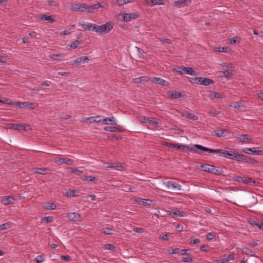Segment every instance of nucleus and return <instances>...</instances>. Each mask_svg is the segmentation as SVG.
I'll return each mask as SVG.
<instances>
[{
  "instance_id": "1",
  "label": "nucleus",
  "mask_w": 263,
  "mask_h": 263,
  "mask_svg": "<svg viewBox=\"0 0 263 263\" xmlns=\"http://www.w3.org/2000/svg\"><path fill=\"white\" fill-rule=\"evenodd\" d=\"M217 152L215 153H219L220 156L234 160L236 152L233 148H228L227 149H216Z\"/></svg>"
},
{
  "instance_id": "2",
  "label": "nucleus",
  "mask_w": 263,
  "mask_h": 263,
  "mask_svg": "<svg viewBox=\"0 0 263 263\" xmlns=\"http://www.w3.org/2000/svg\"><path fill=\"white\" fill-rule=\"evenodd\" d=\"M38 106V104L36 103H30L27 102H15L14 107L17 108H31L34 109Z\"/></svg>"
},
{
  "instance_id": "3",
  "label": "nucleus",
  "mask_w": 263,
  "mask_h": 263,
  "mask_svg": "<svg viewBox=\"0 0 263 263\" xmlns=\"http://www.w3.org/2000/svg\"><path fill=\"white\" fill-rule=\"evenodd\" d=\"M113 28L112 24L110 22H107L105 24L101 25H97L96 29V32L100 33H106L110 31Z\"/></svg>"
},
{
  "instance_id": "4",
  "label": "nucleus",
  "mask_w": 263,
  "mask_h": 263,
  "mask_svg": "<svg viewBox=\"0 0 263 263\" xmlns=\"http://www.w3.org/2000/svg\"><path fill=\"white\" fill-rule=\"evenodd\" d=\"M163 184L167 189H173L177 191L181 190V185L177 182L170 180L163 181Z\"/></svg>"
},
{
  "instance_id": "5",
  "label": "nucleus",
  "mask_w": 263,
  "mask_h": 263,
  "mask_svg": "<svg viewBox=\"0 0 263 263\" xmlns=\"http://www.w3.org/2000/svg\"><path fill=\"white\" fill-rule=\"evenodd\" d=\"M196 83L204 86H208L214 83L213 81L206 78L198 77L195 79Z\"/></svg>"
},
{
  "instance_id": "6",
  "label": "nucleus",
  "mask_w": 263,
  "mask_h": 263,
  "mask_svg": "<svg viewBox=\"0 0 263 263\" xmlns=\"http://www.w3.org/2000/svg\"><path fill=\"white\" fill-rule=\"evenodd\" d=\"M234 160L244 162L251 163L252 162V159L250 157H247L243 154H239L237 152L236 153Z\"/></svg>"
},
{
  "instance_id": "7",
  "label": "nucleus",
  "mask_w": 263,
  "mask_h": 263,
  "mask_svg": "<svg viewBox=\"0 0 263 263\" xmlns=\"http://www.w3.org/2000/svg\"><path fill=\"white\" fill-rule=\"evenodd\" d=\"M67 217L69 220L77 222H81L82 220L80 214L78 213H70L67 214Z\"/></svg>"
},
{
  "instance_id": "8",
  "label": "nucleus",
  "mask_w": 263,
  "mask_h": 263,
  "mask_svg": "<svg viewBox=\"0 0 263 263\" xmlns=\"http://www.w3.org/2000/svg\"><path fill=\"white\" fill-rule=\"evenodd\" d=\"M180 114L182 117L185 118L190 120L196 121L198 119V118L196 115L191 114L186 110L181 111H180Z\"/></svg>"
},
{
  "instance_id": "9",
  "label": "nucleus",
  "mask_w": 263,
  "mask_h": 263,
  "mask_svg": "<svg viewBox=\"0 0 263 263\" xmlns=\"http://www.w3.org/2000/svg\"><path fill=\"white\" fill-rule=\"evenodd\" d=\"M177 71L179 72L180 74H187L190 75H195V72L192 68L191 67H184V68H178Z\"/></svg>"
},
{
  "instance_id": "10",
  "label": "nucleus",
  "mask_w": 263,
  "mask_h": 263,
  "mask_svg": "<svg viewBox=\"0 0 263 263\" xmlns=\"http://www.w3.org/2000/svg\"><path fill=\"white\" fill-rule=\"evenodd\" d=\"M151 82L153 84H159L162 86H168L169 83L160 78H153Z\"/></svg>"
},
{
  "instance_id": "11",
  "label": "nucleus",
  "mask_w": 263,
  "mask_h": 263,
  "mask_svg": "<svg viewBox=\"0 0 263 263\" xmlns=\"http://www.w3.org/2000/svg\"><path fill=\"white\" fill-rule=\"evenodd\" d=\"M82 27L85 30L92 31L96 32L97 25L95 24L87 23L84 24H80Z\"/></svg>"
},
{
  "instance_id": "12",
  "label": "nucleus",
  "mask_w": 263,
  "mask_h": 263,
  "mask_svg": "<svg viewBox=\"0 0 263 263\" xmlns=\"http://www.w3.org/2000/svg\"><path fill=\"white\" fill-rule=\"evenodd\" d=\"M15 199L11 196L3 197L1 200V203L4 205H8L13 203Z\"/></svg>"
},
{
  "instance_id": "13",
  "label": "nucleus",
  "mask_w": 263,
  "mask_h": 263,
  "mask_svg": "<svg viewBox=\"0 0 263 263\" xmlns=\"http://www.w3.org/2000/svg\"><path fill=\"white\" fill-rule=\"evenodd\" d=\"M55 162H60L61 163H65L68 165H72L74 161L68 158H57L54 161Z\"/></svg>"
},
{
  "instance_id": "14",
  "label": "nucleus",
  "mask_w": 263,
  "mask_h": 263,
  "mask_svg": "<svg viewBox=\"0 0 263 263\" xmlns=\"http://www.w3.org/2000/svg\"><path fill=\"white\" fill-rule=\"evenodd\" d=\"M99 119L100 120H101V122H103L106 124L117 125V123L115 121V118L114 117L103 118L101 116V118Z\"/></svg>"
},
{
  "instance_id": "15",
  "label": "nucleus",
  "mask_w": 263,
  "mask_h": 263,
  "mask_svg": "<svg viewBox=\"0 0 263 263\" xmlns=\"http://www.w3.org/2000/svg\"><path fill=\"white\" fill-rule=\"evenodd\" d=\"M104 130L112 133H121L123 131L120 126H106L104 127Z\"/></svg>"
},
{
  "instance_id": "16",
  "label": "nucleus",
  "mask_w": 263,
  "mask_h": 263,
  "mask_svg": "<svg viewBox=\"0 0 263 263\" xmlns=\"http://www.w3.org/2000/svg\"><path fill=\"white\" fill-rule=\"evenodd\" d=\"M149 81V78L146 76H142L137 78L133 79L132 81L133 82L137 84L139 83H146Z\"/></svg>"
},
{
  "instance_id": "17",
  "label": "nucleus",
  "mask_w": 263,
  "mask_h": 263,
  "mask_svg": "<svg viewBox=\"0 0 263 263\" xmlns=\"http://www.w3.org/2000/svg\"><path fill=\"white\" fill-rule=\"evenodd\" d=\"M84 4H73L71 9L73 11L84 12Z\"/></svg>"
},
{
  "instance_id": "18",
  "label": "nucleus",
  "mask_w": 263,
  "mask_h": 263,
  "mask_svg": "<svg viewBox=\"0 0 263 263\" xmlns=\"http://www.w3.org/2000/svg\"><path fill=\"white\" fill-rule=\"evenodd\" d=\"M8 127L9 129H12L15 130L21 128L24 130H26L25 125L22 124L10 123L8 125Z\"/></svg>"
},
{
  "instance_id": "19",
  "label": "nucleus",
  "mask_w": 263,
  "mask_h": 263,
  "mask_svg": "<svg viewBox=\"0 0 263 263\" xmlns=\"http://www.w3.org/2000/svg\"><path fill=\"white\" fill-rule=\"evenodd\" d=\"M101 118V116L87 117L84 119V122L87 123H101V120H97V119Z\"/></svg>"
},
{
  "instance_id": "20",
  "label": "nucleus",
  "mask_w": 263,
  "mask_h": 263,
  "mask_svg": "<svg viewBox=\"0 0 263 263\" xmlns=\"http://www.w3.org/2000/svg\"><path fill=\"white\" fill-rule=\"evenodd\" d=\"M135 201L136 202L143 205H150L152 203V201L151 200L141 198H136Z\"/></svg>"
},
{
  "instance_id": "21",
  "label": "nucleus",
  "mask_w": 263,
  "mask_h": 263,
  "mask_svg": "<svg viewBox=\"0 0 263 263\" xmlns=\"http://www.w3.org/2000/svg\"><path fill=\"white\" fill-rule=\"evenodd\" d=\"M146 3L151 6H154L156 5H164L163 0H146Z\"/></svg>"
},
{
  "instance_id": "22",
  "label": "nucleus",
  "mask_w": 263,
  "mask_h": 263,
  "mask_svg": "<svg viewBox=\"0 0 263 263\" xmlns=\"http://www.w3.org/2000/svg\"><path fill=\"white\" fill-rule=\"evenodd\" d=\"M88 61V58L86 56H83L80 58H77V59L73 61V63L74 64H77L78 65H81L83 63H85Z\"/></svg>"
},
{
  "instance_id": "23",
  "label": "nucleus",
  "mask_w": 263,
  "mask_h": 263,
  "mask_svg": "<svg viewBox=\"0 0 263 263\" xmlns=\"http://www.w3.org/2000/svg\"><path fill=\"white\" fill-rule=\"evenodd\" d=\"M39 19L42 21H47L52 23H53L55 20L51 16L47 15L46 14H41L38 16Z\"/></svg>"
},
{
  "instance_id": "24",
  "label": "nucleus",
  "mask_w": 263,
  "mask_h": 263,
  "mask_svg": "<svg viewBox=\"0 0 263 263\" xmlns=\"http://www.w3.org/2000/svg\"><path fill=\"white\" fill-rule=\"evenodd\" d=\"M195 146L196 148H197L198 149H200V150H201L203 151L208 152L209 153H215V152H217L216 149L209 148L208 147H204V146L199 145V144H195Z\"/></svg>"
},
{
  "instance_id": "25",
  "label": "nucleus",
  "mask_w": 263,
  "mask_h": 263,
  "mask_svg": "<svg viewBox=\"0 0 263 263\" xmlns=\"http://www.w3.org/2000/svg\"><path fill=\"white\" fill-rule=\"evenodd\" d=\"M219 76L224 77L225 78L229 79L233 75L232 72L229 70L220 71L218 72Z\"/></svg>"
},
{
  "instance_id": "26",
  "label": "nucleus",
  "mask_w": 263,
  "mask_h": 263,
  "mask_svg": "<svg viewBox=\"0 0 263 263\" xmlns=\"http://www.w3.org/2000/svg\"><path fill=\"white\" fill-rule=\"evenodd\" d=\"M82 180L86 182H93L97 183V179L95 176H84L82 178Z\"/></svg>"
},
{
  "instance_id": "27",
  "label": "nucleus",
  "mask_w": 263,
  "mask_h": 263,
  "mask_svg": "<svg viewBox=\"0 0 263 263\" xmlns=\"http://www.w3.org/2000/svg\"><path fill=\"white\" fill-rule=\"evenodd\" d=\"M237 139L243 142H250L252 140V138L248 135H243L240 137L237 138Z\"/></svg>"
},
{
  "instance_id": "28",
  "label": "nucleus",
  "mask_w": 263,
  "mask_h": 263,
  "mask_svg": "<svg viewBox=\"0 0 263 263\" xmlns=\"http://www.w3.org/2000/svg\"><path fill=\"white\" fill-rule=\"evenodd\" d=\"M169 97L173 99L179 98L181 97V93L176 91H170L168 92Z\"/></svg>"
},
{
  "instance_id": "29",
  "label": "nucleus",
  "mask_w": 263,
  "mask_h": 263,
  "mask_svg": "<svg viewBox=\"0 0 263 263\" xmlns=\"http://www.w3.org/2000/svg\"><path fill=\"white\" fill-rule=\"evenodd\" d=\"M79 192L76 190H70L66 191L65 195L67 197H76L78 195Z\"/></svg>"
},
{
  "instance_id": "30",
  "label": "nucleus",
  "mask_w": 263,
  "mask_h": 263,
  "mask_svg": "<svg viewBox=\"0 0 263 263\" xmlns=\"http://www.w3.org/2000/svg\"><path fill=\"white\" fill-rule=\"evenodd\" d=\"M115 3L119 6H122L125 4L131 3L135 1V0H115Z\"/></svg>"
},
{
  "instance_id": "31",
  "label": "nucleus",
  "mask_w": 263,
  "mask_h": 263,
  "mask_svg": "<svg viewBox=\"0 0 263 263\" xmlns=\"http://www.w3.org/2000/svg\"><path fill=\"white\" fill-rule=\"evenodd\" d=\"M176 149H179L181 151H182V152H185V151H187V150H190V151H192V148H190L189 146L186 145H183V144H178L177 143V145H176Z\"/></svg>"
},
{
  "instance_id": "32",
  "label": "nucleus",
  "mask_w": 263,
  "mask_h": 263,
  "mask_svg": "<svg viewBox=\"0 0 263 263\" xmlns=\"http://www.w3.org/2000/svg\"><path fill=\"white\" fill-rule=\"evenodd\" d=\"M168 214L172 216H176L178 217H184L185 216V214L183 212H181L180 211H168Z\"/></svg>"
},
{
  "instance_id": "33",
  "label": "nucleus",
  "mask_w": 263,
  "mask_h": 263,
  "mask_svg": "<svg viewBox=\"0 0 263 263\" xmlns=\"http://www.w3.org/2000/svg\"><path fill=\"white\" fill-rule=\"evenodd\" d=\"M50 57L54 60L62 61L65 57V55L63 54H53L50 55Z\"/></svg>"
},
{
  "instance_id": "34",
  "label": "nucleus",
  "mask_w": 263,
  "mask_h": 263,
  "mask_svg": "<svg viewBox=\"0 0 263 263\" xmlns=\"http://www.w3.org/2000/svg\"><path fill=\"white\" fill-rule=\"evenodd\" d=\"M48 170L47 168H37L34 170V172L39 174L45 175L48 173Z\"/></svg>"
},
{
  "instance_id": "35",
  "label": "nucleus",
  "mask_w": 263,
  "mask_h": 263,
  "mask_svg": "<svg viewBox=\"0 0 263 263\" xmlns=\"http://www.w3.org/2000/svg\"><path fill=\"white\" fill-rule=\"evenodd\" d=\"M223 173V171L221 170L219 168L217 167H215L214 166H213L211 173L213 174L214 175H220Z\"/></svg>"
},
{
  "instance_id": "36",
  "label": "nucleus",
  "mask_w": 263,
  "mask_h": 263,
  "mask_svg": "<svg viewBox=\"0 0 263 263\" xmlns=\"http://www.w3.org/2000/svg\"><path fill=\"white\" fill-rule=\"evenodd\" d=\"M112 168L118 171H123L124 169V166L118 162L112 163Z\"/></svg>"
},
{
  "instance_id": "37",
  "label": "nucleus",
  "mask_w": 263,
  "mask_h": 263,
  "mask_svg": "<svg viewBox=\"0 0 263 263\" xmlns=\"http://www.w3.org/2000/svg\"><path fill=\"white\" fill-rule=\"evenodd\" d=\"M227 130L224 129H220L217 130L215 132V135L218 137H224L226 136L225 133Z\"/></svg>"
},
{
  "instance_id": "38",
  "label": "nucleus",
  "mask_w": 263,
  "mask_h": 263,
  "mask_svg": "<svg viewBox=\"0 0 263 263\" xmlns=\"http://www.w3.org/2000/svg\"><path fill=\"white\" fill-rule=\"evenodd\" d=\"M242 182L246 184L250 185H254L255 183V181L250 178H243Z\"/></svg>"
},
{
  "instance_id": "39",
  "label": "nucleus",
  "mask_w": 263,
  "mask_h": 263,
  "mask_svg": "<svg viewBox=\"0 0 263 263\" xmlns=\"http://www.w3.org/2000/svg\"><path fill=\"white\" fill-rule=\"evenodd\" d=\"M242 252L244 254H246L247 255H250L251 256H254V255L255 254L254 252L252 250L248 249L247 247L243 248L242 249Z\"/></svg>"
},
{
  "instance_id": "40",
  "label": "nucleus",
  "mask_w": 263,
  "mask_h": 263,
  "mask_svg": "<svg viewBox=\"0 0 263 263\" xmlns=\"http://www.w3.org/2000/svg\"><path fill=\"white\" fill-rule=\"evenodd\" d=\"M121 15H122L123 20L124 22H128L132 20L131 16H130L129 13H122Z\"/></svg>"
},
{
  "instance_id": "41",
  "label": "nucleus",
  "mask_w": 263,
  "mask_h": 263,
  "mask_svg": "<svg viewBox=\"0 0 263 263\" xmlns=\"http://www.w3.org/2000/svg\"><path fill=\"white\" fill-rule=\"evenodd\" d=\"M210 98L212 99H220L222 98V95L221 93H220L219 92H213L212 94H210Z\"/></svg>"
},
{
  "instance_id": "42",
  "label": "nucleus",
  "mask_w": 263,
  "mask_h": 263,
  "mask_svg": "<svg viewBox=\"0 0 263 263\" xmlns=\"http://www.w3.org/2000/svg\"><path fill=\"white\" fill-rule=\"evenodd\" d=\"M254 149H256V148L255 147H253V148L246 147V148H243L242 149V152L246 153V154L253 155Z\"/></svg>"
},
{
  "instance_id": "43",
  "label": "nucleus",
  "mask_w": 263,
  "mask_h": 263,
  "mask_svg": "<svg viewBox=\"0 0 263 263\" xmlns=\"http://www.w3.org/2000/svg\"><path fill=\"white\" fill-rule=\"evenodd\" d=\"M0 102L3 103H5V104H7L8 105H12L13 107H14V104H15V102H13L11 101L8 98L5 99V100H1V99H0Z\"/></svg>"
},
{
  "instance_id": "44",
  "label": "nucleus",
  "mask_w": 263,
  "mask_h": 263,
  "mask_svg": "<svg viewBox=\"0 0 263 263\" xmlns=\"http://www.w3.org/2000/svg\"><path fill=\"white\" fill-rule=\"evenodd\" d=\"M213 166V165H212L205 164L202 166V168L204 171H206V172H208L211 173V172Z\"/></svg>"
},
{
  "instance_id": "45",
  "label": "nucleus",
  "mask_w": 263,
  "mask_h": 263,
  "mask_svg": "<svg viewBox=\"0 0 263 263\" xmlns=\"http://www.w3.org/2000/svg\"><path fill=\"white\" fill-rule=\"evenodd\" d=\"M69 170H70L71 173L77 174L78 175H80L81 174L83 173V172L82 171L73 167L69 168Z\"/></svg>"
},
{
  "instance_id": "46",
  "label": "nucleus",
  "mask_w": 263,
  "mask_h": 263,
  "mask_svg": "<svg viewBox=\"0 0 263 263\" xmlns=\"http://www.w3.org/2000/svg\"><path fill=\"white\" fill-rule=\"evenodd\" d=\"M249 223L252 226H256L257 227V228H258L259 229H262V227H263L262 226V224H260L258 223H257V222H256L255 221L253 220H250L249 221Z\"/></svg>"
},
{
  "instance_id": "47",
  "label": "nucleus",
  "mask_w": 263,
  "mask_h": 263,
  "mask_svg": "<svg viewBox=\"0 0 263 263\" xmlns=\"http://www.w3.org/2000/svg\"><path fill=\"white\" fill-rule=\"evenodd\" d=\"M83 10H84V12L85 11L87 13H89L91 14L93 13L92 10L91 9V5H86L84 4V8Z\"/></svg>"
},
{
  "instance_id": "48",
  "label": "nucleus",
  "mask_w": 263,
  "mask_h": 263,
  "mask_svg": "<svg viewBox=\"0 0 263 263\" xmlns=\"http://www.w3.org/2000/svg\"><path fill=\"white\" fill-rule=\"evenodd\" d=\"M186 0H178L174 2V6H184L186 5Z\"/></svg>"
},
{
  "instance_id": "49",
  "label": "nucleus",
  "mask_w": 263,
  "mask_h": 263,
  "mask_svg": "<svg viewBox=\"0 0 263 263\" xmlns=\"http://www.w3.org/2000/svg\"><path fill=\"white\" fill-rule=\"evenodd\" d=\"M113 229L110 228H105L102 229V232L106 234H111Z\"/></svg>"
},
{
  "instance_id": "50",
  "label": "nucleus",
  "mask_w": 263,
  "mask_h": 263,
  "mask_svg": "<svg viewBox=\"0 0 263 263\" xmlns=\"http://www.w3.org/2000/svg\"><path fill=\"white\" fill-rule=\"evenodd\" d=\"M44 260L45 258L43 255H39L35 259V261L36 263H41L44 261Z\"/></svg>"
},
{
  "instance_id": "51",
  "label": "nucleus",
  "mask_w": 263,
  "mask_h": 263,
  "mask_svg": "<svg viewBox=\"0 0 263 263\" xmlns=\"http://www.w3.org/2000/svg\"><path fill=\"white\" fill-rule=\"evenodd\" d=\"M80 42L78 40H76L72 42L70 45V47L72 49H75L77 48L79 45Z\"/></svg>"
},
{
  "instance_id": "52",
  "label": "nucleus",
  "mask_w": 263,
  "mask_h": 263,
  "mask_svg": "<svg viewBox=\"0 0 263 263\" xmlns=\"http://www.w3.org/2000/svg\"><path fill=\"white\" fill-rule=\"evenodd\" d=\"M52 221H53V217L52 216L45 217L42 220V222H46L47 223L51 222Z\"/></svg>"
},
{
  "instance_id": "53",
  "label": "nucleus",
  "mask_w": 263,
  "mask_h": 263,
  "mask_svg": "<svg viewBox=\"0 0 263 263\" xmlns=\"http://www.w3.org/2000/svg\"><path fill=\"white\" fill-rule=\"evenodd\" d=\"M10 228V224L8 223H3L2 224H0V230H5L7 229H8Z\"/></svg>"
},
{
  "instance_id": "54",
  "label": "nucleus",
  "mask_w": 263,
  "mask_h": 263,
  "mask_svg": "<svg viewBox=\"0 0 263 263\" xmlns=\"http://www.w3.org/2000/svg\"><path fill=\"white\" fill-rule=\"evenodd\" d=\"M105 249L108 250H114L115 246L112 244L107 243L104 246Z\"/></svg>"
},
{
  "instance_id": "55",
  "label": "nucleus",
  "mask_w": 263,
  "mask_h": 263,
  "mask_svg": "<svg viewBox=\"0 0 263 263\" xmlns=\"http://www.w3.org/2000/svg\"><path fill=\"white\" fill-rule=\"evenodd\" d=\"M47 210H54L56 208V205L54 203H50L46 206Z\"/></svg>"
},
{
  "instance_id": "56",
  "label": "nucleus",
  "mask_w": 263,
  "mask_h": 263,
  "mask_svg": "<svg viewBox=\"0 0 263 263\" xmlns=\"http://www.w3.org/2000/svg\"><path fill=\"white\" fill-rule=\"evenodd\" d=\"M164 145L166 146L167 147H171V148H176L177 144H174L172 143H169L167 142H164Z\"/></svg>"
},
{
  "instance_id": "57",
  "label": "nucleus",
  "mask_w": 263,
  "mask_h": 263,
  "mask_svg": "<svg viewBox=\"0 0 263 263\" xmlns=\"http://www.w3.org/2000/svg\"><path fill=\"white\" fill-rule=\"evenodd\" d=\"M253 155H263V148L258 150L254 149Z\"/></svg>"
},
{
  "instance_id": "58",
  "label": "nucleus",
  "mask_w": 263,
  "mask_h": 263,
  "mask_svg": "<svg viewBox=\"0 0 263 263\" xmlns=\"http://www.w3.org/2000/svg\"><path fill=\"white\" fill-rule=\"evenodd\" d=\"M215 236V233L210 232L206 235V238L208 240H212Z\"/></svg>"
},
{
  "instance_id": "59",
  "label": "nucleus",
  "mask_w": 263,
  "mask_h": 263,
  "mask_svg": "<svg viewBox=\"0 0 263 263\" xmlns=\"http://www.w3.org/2000/svg\"><path fill=\"white\" fill-rule=\"evenodd\" d=\"M129 14L131 16L132 20L136 19L140 16L139 14L137 12L131 13H129Z\"/></svg>"
},
{
  "instance_id": "60",
  "label": "nucleus",
  "mask_w": 263,
  "mask_h": 263,
  "mask_svg": "<svg viewBox=\"0 0 263 263\" xmlns=\"http://www.w3.org/2000/svg\"><path fill=\"white\" fill-rule=\"evenodd\" d=\"M180 250H181V249H180L179 248L173 249L171 250V251L170 252V253L172 254H180Z\"/></svg>"
},
{
  "instance_id": "61",
  "label": "nucleus",
  "mask_w": 263,
  "mask_h": 263,
  "mask_svg": "<svg viewBox=\"0 0 263 263\" xmlns=\"http://www.w3.org/2000/svg\"><path fill=\"white\" fill-rule=\"evenodd\" d=\"M139 120L142 123H146L149 121V118L145 116H141L139 117Z\"/></svg>"
},
{
  "instance_id": "62",
  "label": "nucleus",
  "mask_w": 263,
  "mask_h": 263,
  "mask_svg": "<svg viewBox=\"0 0 263 263\" xmlns=\"http://www.w3.org/2000/svg\"><path fill=\"white\" fill-rule=\"evenodd\" d=\"M190 250L189 249H182L180 250V254L185 255L190 254Z\"/></svg>"
},
{
  "instance_id": "63",
  "label": "nucleus",
  "mask_w": 263,
  "mask_h": 263,
  "mask_svg": "<svg viewBox=\"0 0 263 263\" xmlns=\"http://www.w3.org/2000/svg\"><path fill=\"white\" fill-rule=\"evenodd\" d=\"M233 180L237 182H242L243 180V178L239 176H234L233 177Z\"/></svg>"
},
{
  "instance_id": "64",
  "label": "nucleus",
  "mask_w": 263,
  "mask_h": 263,
  "mask_svg": "<svg viewBox=\"0 0 263 263\" xmlns=\"http://www.w3.org/2000/svg\"><path fill=\"white\" fill-rule=\"evenodd\" d=\"M226 262H228L231 260L234 259V256L233 254H230L225 259H224Z\"/></svg>"
}]
</instances>
